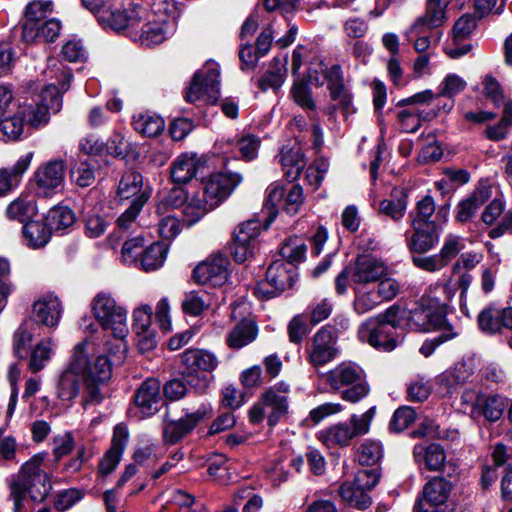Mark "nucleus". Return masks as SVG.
I'll use <instances>...</instances> for the list:
<instances>
[{
    "instance_id": "9b49d317",
    "label": "nucleus",
    "mask_w": 512,
    "mask_h": 512,
    "mask_svg": "<svg viewBox=\"0 0 512 512\" xmlns=\"http://www.w3.org/2000/svg\"><path fill=\"white\" fill-rule=\"evenodd\" d=\"M63 81L61 87L52 83L47 85L41 92L40 101L30 111L28 123L35 128L46 125L49 121L50 111L58 112L62 106L61 92L66 91L69 87L71 73L69 70L62 71Z\"/></svg>"
},
{
    "instance_id": "ddd939ff",
    "label": "nucleus",
    "mask_w": 512,
    "mask_h": 512,
    "mask_svg": "<svg viewBox=\"0 0 512 512\" xmlns=\"http://www.w3.org/2000/svg\"><path fill=\"white\" fill-rule=\"evenodd\" d=\"M297 276L294 264L284 260L274 261L267 269L266 279L258 283L255 294L259 298L269 299L292 287Z\"/></svg>"
},
{
    "instance_id": "052dcab7",
    "label": "nucleus",
    "mask_w": 512,
    "mask_h": 512,
    "mask_svg": "<svg viewBox=\"0 0 512 512\" xmlns=\"http://www.w3.org/2000/svg\"><path fill=\"white\" fill-rule=\"evenodd\" d=\"M467 87V82L459 75L450 73L444 77L438 86L437 97L453 98L463 92Z\"/></svg>"
},
{
    "instance_id": "cd10ccee",
    "label": "nucleus",
    "mask_w": 512,
    "mask_h": 512,
    "mask_svg": "<svg viewBox=\"0 0 512 512\" xmlns=\"http://www.w3.org/2000/svg\"><path fill=\"white\" fill-rule=\"evenodd\" d=\"M51 1L34 0L26 6L25 20L22 24V39H33L36 36V24L47 20L52 13Z\"/></svg>"
},
{
    "instance_id": "13d9d810",
    "label": "nucleus",
    "mask_w": 512,
    "mask_h": 512,
    "mask_svg": "<svg viewBox=\"0 0 512 512\" xmlns=\"http://www.w3.org/2000/svg\"><path fill=\"white\" fill-rule=\"evenodd\" d=\"M307 246L300 238H290L281 247L280 254L286 263H298L305 259Z\"/></svg>"
},
{
    "instance_id": "338daca9",
    "label": "nucleus",
    "mask_w": 512,
    "mask_h": 512,
    "mask_svg": "<svg viewBox=\"0 0 512 512\" xmlns=\"http://www.w3.org/2000/svg\"><path fill=\"white\" fill-rule=\"evenodd\" d=\"M416 412L409 406L398 408L389 423V429L393 432H402L407 429L415 420Z\"/></svg>"
},
{
    "instance_id": "7c9ffc66",
    "label": "nucleus",
    "mask_w": 512,
    "mask_h": 512,
    "mask_svg": "<svg viewBox=\"0 0 512 512\" xmlns=\"http://www.w3.org/2000/svg\"><path fill=\"white\" fill-rule=\"evenodd\" d=\"M33 152L22 155L11 169L0 170V197L12 191L20 182L22 175L29 168Z\"/></svg>"
},
{
    "instance_id": "680f3d73",
    "label": "nucleus",
    "mask_w": 512,
    "mask_h": 512,
    "mask_svg": "<svg viewBox=\"0 0 512 512\" xmlns=\"http://www.w3.org/2000/svg\"><path fill=\"white\" fill-rule=\"evenodd\" d=\"M290 95L293 101L302 109L311 112L316 110V103L312 97L311 89L303 81H295L290 90Z\"/></svg>"
},
{
    "instance_id": "39448f33",
    "label": "nucleus",
    "mask_w": 512,
    "mask_h": 512,
    "mask_svg": "<svg viewBox=\"0 0 512 512\" xmlns=\"http://www.w3.org/2000/svg\"><path fill=\"white\" fill-rule=\"evenodd\" d=\"M181 374L198 393H204L212 382V373L217 369V356L205 349L189 348L180 354Z\"/></svg>"
},
{
    "instance_id": "a211bd4d",
    "label": "nucleus",
    "mask_w": 512,
    "mask_h": 512,
    "mask_svg": "<svg viewBox=\"0 0 512 512\" xmlns=\"http://www.w3.org/2000/svg\"><path fill=\"white\" fill-rule=\"evenodd\" d=\"M146 15V9L140 5H133L126 9L113 8L110 4L99 14V24L104 29L119 32L126 28L138 25Z\"/></svg>"
},
{
    "instance_id": "aec40b11",
    "label": "nucleus",
    "mask_w": 512,
    "mask_h": 512,
    "mask_svg": "<svg viewBox=\"0 0 512 512\" xmlns=\"http://www.w3.org/2000/svg\"><path fill=\"white\" fill-rule=\"evenodd\" d=\"M229 260L223 254H214L196 266L193 277L199 284L223 285L229 275Z\"/></svg>"
},
{
    "instance_id": "6ab92c4d",
    "label": "nucleus",
    "mask_w": 512,
    "mask_h": 512,
    "mask_svg": "<svg viewBox=\"0 0 512 512\" xmlns=\"http://www.w3.org/2000/svg\"><path fill=\"white\" fill-rule=\"evenodd\" d=\"M240 174H213L206 181L202 193V198L208 203L209 207L215 209L232 193L237 185L242 182Z\"/></svg>"
},
{
    "instance_id": "4468645a",
    "label": "nucleus",
    "mask_w": 512,
    "mask_h": 512,
    "mask_svg": "<svg viewBox=\"0 0 512 512\" xmlns=\"http://www.w3.org/2000/svg\"><path fill=\"white\" fill-rule=\"evenodd\" d=\"M260 232L259 219H250L235 229L230 249L236 262L243 263L254 257Z\"/></svg>"
},
{
    "instance_id": "3c124183",
    "label": "nucleus",
    "mask_w": 512,
    "mask_h": 512,
    "mask_svg": "<svg viewBox=\"0 0 512 512\" xmlns=\"http://www.w3.org/2000/svg\"><path fill=\"white\" fill-rule=\"evenodd\" d=\"M213 210L199 195L191 197L183 206V221L191 226L198 222L209 211Z\"/></svg>"
},
{
    "instance_id": "79ce46f5",
    "label": "nucleus",
    "mask_w": 512,
    "mask_h": 512,
    "mask_svg": "<svg viewBox=\"0 0 512 512\" xmlns=\"http://www.w3.org/2000/svg\"><path fill=\"white\" fill-rule=\"evenodd\" d=\"M257 327L251 320L239 322L227 337V345L232 349H240L256 339Z\"/></svg>"
},
{
    "instance_id": "393cba45",
    "label": "nucleus",
    "mask_w": 512,
    "mask_h": 512,
    "mask_svg": "<svg viewBox=\"0 0 512 512\" xmlns=\"http://www.w3.org/2000/svg\"><path fill=\"white\" fill-rule=\"evenodd\" d=\"M450 0H427L425 13L411 25L410 33H423L426 30L438 28L447 20L446 8Z\"/></svg>"
},
{
    "instance_id": "f8f14e48",
    "label": "nucleus",
    "mask_w": 512,
    "mask_h": 512,
    "mask_svg": "<svg viewBox=\"0 0 512 512\" xmlns=\"http://www.w3.org/2000/svg\"><path fill=\"white\" fill-rule=\"evenodd\" d=\"M219 68L214 62H207L206 65L196 72L190 86L185 93V100L195 103L199 100H206L214 103L217 101L220 92Z\"/></svg>"
},
{
    "instance_id": "5fc2aeb1",
    "label": "nucleus",
    "mask_w": 512,
    "mask_h": 512,
    "mask_svg": "<svg viewBox=\"0 0 512 512\" xmlns=\"http://www.w3.org/2000/svg\"><path fill=\"white\" fill-rule=\"evenodd\" d=\"M53 352V343L50 339H45L38 343L32 350L29 370L33 373L41 371L48 363Z\"/></svg>"
},
{
    "instance_id": "603ef678",
    "label": "nucleus",
    "mask_w": 512,
    "mask_h": 512,
    "mask_svg": "<svg viewBox=\"0 0 512 512\" xmlns=\"http://www.w3.org/2000/svg\"><path fill=\"white\" fill-rule=\"evenodd\" d=\"M375 288L362 286L355 289L354 309L358 314H364L381 303Z\"/></svg>"
},
{
    "instance_id": "b1692460",
    "label": "nucleus",
    "mask_w": 512,
    "mask_h": 512,
    "mask_svg": "<svg viewBox=\"0 0 512 512\" xmlns=\"http://www.w3.org/2000/svg\"><path fill=\"white\" fill-rule=\"evenodd\" d=\"M350 274L353 283L368 284L386 277L387 267L372 255H360L350 266Z\"/></svg>"
},
{
    "instance_id": "ea45409f",
    "label": "nucleus",
    "mask_w": 512,
    "mask_h": 512,
    "mask_svg": "<svg viewBox=\"0 0 512 512\" xmlns=\"http://www.w3.org/2000/svg\"><path fill=\"white\" fill-rule=\"evenodd\" d=\"M280 162L287 179L295 180L306 166L303 152L298 145L283 148L280 154Z\"/></svg>"
},
{
    "instance_id": "49530a36",
    "label": "nucleus",
    "mask_w": 512,
    "mask_h": 512,
    "mask_svg": "<svg viewBox=\"0 0 512 512\" xmlns=\"http://www.w3.org/2000/svg\"><path fill=\"white\" fill-rule=\"evenodd\" d=\"M113 339L108 340L105 343V351L109 354L110 359L107 357L105 353H99V355L105 356V358L110 363V369L112 370V365H120L124 362L128 346L126 337L127 335H112ZM98 356V354H97ZM96 358V350L92 354L91 361L93 362Z\"/></svg>"
},
{
    "instance_id": "f257e3e1",
    "label": "nucleus",
    "mask_w": 512,
    "mask_h": 512,
    "mask_svg": "<svg viewBox=\"0 0 512 512\" xmlns=\"http://www.w3.org/2000/svg\"><path fill=\"white\" fill-rule=\"evenodd\" d=\"M95 343L84 340L73 350L71 361L59 375L56 383L57 398L69 407L84 385L82 406L86 410L102 403L105 399L104 386L111 378L110 363L103 355L91 361Z\"/></svg>"
},
{
    "instance_id": "864d4df0",
    "label": "nucleus",
    "mask_w": 512,
    "mask_h": 512,
    "mask_svg": "<svg viewBox=\"0 0 512 512\" xmlns=\"http://www.w3.org/2000/svg\"><path fill=\"white\" fill-rule=\"evenodd\" d=\"M435 210L436 207L433 198L429 195L425 196L417 202L415 211L410 213V217L412 218L411 225L436 226L435 223L430 220Z\"/></svg>"
},
{
    "instance_id": "774afa93",
    "label": "nucleus",
    "mask_w": 512,
    "mask_h": 512,
    "mask_svg": "<svg viewBox=\"0 0 512 512\" xmlns=\"http://www.w3.org/2000/svg\"><path fill=\"white\" fill-rule=\"evenodd\" d=\"M463 249V239L460 236L449 234L444 239L443 245L438 254L447 266Z\"/></svg>"
},
{
    "instance_id": "58836bf2",
    "label": "nucleus",
    "mask_w": 512,
    "mask_h": 512,
    "mask_svg": "<svg viewBox=\"0 0 512 512\" xmlns=\"http://www.w3.org/2000/svg\"><path fill=\"white\" fill-rule=\"evenodd\" d=\"M407 193L403 189H394L391 197L379 203L378 212L399 222L407 210Z\"/></svg>"
},
{
    "instance_id": "2eb2a0df",
    "label": "nucleus",
    "mask_w": 512,
    "mask_h": 512,
    "mask_svg": "<svg viewBox=\"0 0 512 512\" xmlns=\"http://www.w3.org/2000/svg\"><path fill=\"white\" fill-rule=\"evenodd\" d=\"M66 170L62 159L50 160L37 168L34 173L36 194L40 197H51L62 186Z\"/></svg>"
},
{
    "instance_id": "bb28decb",
    "label": "nucleus",
    "mask_w": 512,
    "mask_h": 512,
    "mask_svg": "<svg viewBox=\"0 0 512 512\" xmlns=\"http://www.w3.org/2000/svg\"><path fill=\"white\" fill-rule=\"evenodd\" d=\"M62 310V303L59 298L48 294L34 302L33 317L38 323L47 327H55L58 325Z\"/></svg>"
},
{
    "instance_id": "72a5a7b5",
    "label": "nucleus",
    "mask_w": 512,
    "mask_h": 512,
    "mask_svg": "<svg viewBox=\"0 0 512 512\" xmlns=\"http://www.w3.org/2000/svg\"><path fill=\"white\" fill-rule=\"evenodd\" d=\"M490 198V192L487 188H477L468 197L461 200L456 208L455 218L459 222L469 221L477 210Z\"/></svg>"
},
{
    "instance_id": "e2e57ef3",
    "label": "nucleus",
    "mask_w": 512,
    "mask_h": 512,
    "mask_svg": "<svg viewBox=\"0 0 512 512\" xmlns=\"http://www.w3.org/2000/svg\"><path fill=\"white\" fill-rule=\"evenodd\" d=\"M433 390V385L424 376H417L407 386L408 398L411 401L423 402L428 399Z\"/></svg>"
},
{
    "instance_id": "f704fd0d",
    "label": "nucleus",
    "mask_w": 512,
    "mask_h": 512,
    "mask_svg": "<svg viewBox=\"0 0 512 512\" xmlns=\"http://www.w3.org/2000/svg\"><path fill=\"white\" fill-rule=\"evenodd\" d=\"M38 209L35 198L30 194H21L12 201L7 209L8 218L18 220L21 223H27L37 215Z\"/></svg>"
},
{
    "instance_id": "37998d69",
    "label": "nucleus",
    "mask_w": 512,
    "mask_h": 512,
    "mask_svg": "<svg viewBox=\"0 0 512 512\" xmlns=\"http://www.w3.org/2000/svg\"><path fill=\"white\" fill-rule=\"evenodd\" d=\"M51 227L41 221H29L24 224L23 236L27 245L37 249L44 247L51 237Z\"/></svg>"
},
{
    "instance_id": "a878e982",
    "label": "nucleus",
    "mask_w": 512,
    "mask_h": 512,
    "mask_svg": "<svg viewBox=\"0 0 512 512\" xmlns=\"http://www.w3.org/2000/svg\"><path fill=\"white\" fill-rule=\"evenodd\" d=\"M161 384L150 378L144 381L135 395V404L143 417L155 414L162 405Z\"/></svg>"
},
{
    "instance_id": "c85d7f7f",
    "label": "nucleus",
    "mask_w": 512,
    "mask_h": 512,
    "mask_svg": "<svg viewBox=\"0 0 512 512\" xmlns=\"http://www.w3.org/2000/svg\"><path fill=\"white\" fill-rule=\"evenodd\" d=\"M505 406L504 398L499 395L479 394L473 403L472 413L484 416L490 422H495L503 415Z\"/></svg>"
},
{
    "instance_id": "6e6d98bb",
    "label": "nucleus",
    "mask_w": 512,
    "mask_h": 512,
    "mask_svg": "<svg viewBox=\"0 0 512 512\" xmlns=\"http://www.w3.org/2000/svg\"><path fill=\"white\" fill-rule=\"evenodd\" d=\"M342 499L359 509H366L371 504V498L367 493L361 492L355 482H345L339 488Z\"/></svg>"
},
{
    "instance_id": "2f4dec72",
    "label": "nucleus",
    "mask_w": 512,
    "mask_h": 512,
    "mask_svg": "<svg viewBox=\"0 0 512 512\" xmlns=\"http://www.w3.org/2000/svg\"><path fill=\"white\" fill-rule=\"evenodd\" d=\"M147 195V200L150 197V191L147 187L143 185V177L140 173L129 170L123 174L121 177L118 189L117 196L120 200H138V198L143 195Z\"/></svg>"
},
{
    "instance_id": "9d476101",
    "label": "nucleus",
    "mask_w": 512,
    "mask_h": 512,
    "mask_svg": "<svg viewBox=\"0 0 512 512\" xmlns=\"http://www.w3.org/2000/svg\"><path fill=\"white\" fill-rule=\"evenodd\" d=\"M266 192L267 196L262 211L266 215V227L276 218L280 202L283 201V210L289 215L297 214L304 203L303 189L299 185H292L286 191L281 184L273 183Z\"/></svg>"
},
{
    "instance_id": "8fccbe9b",
    "label": "nucleus",
    "mask_w": 512,
    "mask_h": 512,
    "mask_svg": "<svg viewBox=\"0 0 512 512\" xmlns=\"http://www.w3.org/2000/svg\"><path fill=\"white\" fill-rule=\"evenodd\" d=\"M141 255V267L145 271L156 270L163 265L166 259L167 247L163 243L155 242L144 250Z\"/></svg>"
},
{
    "instance_id": "1a4fd4ad",
    "label": "nucleus",
    "mask_w": 512,
    "mask_h": 512,
    "mask_svg": "<svg viewBox=\"0 0 512 512\" xmlns=\"http://www.w3.org/2000/svg\"><path fill=\"white\" fill-rule=\"evenodd\" d=\"M375 411L371 407L362 415L353 414L349 422H339L321 431L319 439L329 447H347L355 437L368 433Z\"/></svg>"
},
{
    "instance_id": "423d86ee",
    "label": "nucleus",
    "mask_w": 512,
    "mask_h": 512,
    "mask_svg": "<svg viewBox=\"0 0 512 512\" xmlns=\"http://www.w3.org/2000/svg\"><path fill=\"white\" fill-rule=\"evenodd\" d=\"M326 383L336 391H341V398L357 403L369 394V385L364 371L352 362H342L325 376Z\"/></svg>"
},
{
    "instance_id": "4c0bfd02",
    "label": "nucleus",
    "mask_w": 512,
    "mask_h": 512,
    "mask_svg": "<svg viewBox=\"0 0 512 512\" xmlns=\"http://www.w3.org/2000/svg\"><path fill=\"white\" fill-rule=\"evenodd\" d=\"M27 111L28 108L24 106L0 118V131L7 140L16 141L20 138L24 131Z\"/></svg>"
},
{
    "instance_id": "20e7f679",
    "label": "nucleus",
    "mask_w": 512,
    "mask_h": 512,
    "mask_svg": "<svg viewBox=\"0 0 512 512\" xmlns=\"http://www.w3.org/2000/svg\"><path fill=\"white\" fill-rule=\"evenodd\" d=\"M44 455L37 454L24 463L11 484L14 512H18L26 493L34 500H42L50 490L48 474L41 469Z\"/></svg>"
},
{
    "instance_id": "bf43d9fd",
    "label": "nucleus",
    "mask_w": 512,
    "mask_h": 512,
    "mask_svg": "<svg viewBox=\"0 0 512 512\" xmlns=\"http://www.w3.org/2000/svg\"><path fill=\"white\" fill-rule=\"evenodd\" d=\"M470 375L471 372L465 363H457L438 377V383L449 389L466 382Z\"/></svg>"
},
{
    "instance_id": "09e8293b",
    "label": "nucleus",
    "mask_w": 512,
    "mask_h": 512,
    "mask_svg": "<svg viewBox=\"0 0 512 512\" xmlns=\"http://www.w3.org/2000/svg\"><path fill=\"white\" fill-rule=\"evenodd\" d=\"M47 224L56 231H65L75 224L76 216L67 206H55L49 210Z\"/></svg>"
},
{
    "instance_id": "412c9836",
    "label": "nucleus",
    "mask_w": 512,
    "mask_h": 512,
    "mask_svg": "<svg viewBox=\"0 0 512 512\" xmlns=\"http://www.w3.org/2000/svg\"><path fill=\"white\" fill-rule=\"evenodd\" d=\"M452 490V485L444 478L435 477L423 488V497L414 507V512H438V506L444 504Z\"/></svg>"
},
{
    "instance_id": "de8ad7c7",
    "label": "nucleus",
    "mask_w": 512,
    "mask_h": 512,
    "mask_svg": "<svg viewBox=\"0 0 512 512\" xmlns=\"http://www.w3.org/2000/svg\"><path fill=\"white\" fill-rule=\"evenodd\" d=\"M210 305V296L204 290L186 292L181 302L183 312L191 316L201 315Z\"/></svg>"
},
{
    "instance_id": "dca6fc26",
    "label": "nucleus",
    "mask_w": 512,
    "mask_h": 512,
    "mask_svg": "<svg viewBox=\"0 0 512 512\" xmlns=\"http://www.w3.org/2000/svg\"><path fill=\"white\" fill-rule=\"evenodd\" d=\"M210 410V407L202 405L196 411L187 413L178 420H165L162 427L163 443L175 445L180 442L194 430Z\"/></svg>"
},
{
    "instance_id": "0e129e2a",
    "label": "nucleus",
    "mask_w": 512,
    "mask_h": 512,
    "mask_svg": "<svg viewBox=\"0 0 512 512\" xmlns=\"http://www.w3.org/2000/svg\"><path fill=\"white\" fill-rule=\"evenodd\" d=\"M478 325L487 334L500 332V309L489 307L482 310L478 315Z\"/></svg>"
},
{
    "instance_id": "4be33fe9",
    "label": "nucleus",
    "mask_w": 512,
    "mask_h": 512,
    "mask_svg": "<svg viewBox=\"0 0 512 512\" xmlns=\"http://www.w3.org/2000/svg\"><path fill=\"white\" fill-rule=\"evenodd\" d=\"M289 384L279 382L268 388L262 395L261 401L268 409L267 420L270 426H274L288 413Z\"/></svg>"
},
{
    "instance_id": "4d7b16f0",
    "label": "nucleus",
    "mask_w": 512,
    "mask_h": 512,
    "mask_svg": "<svg viewBox=\"0 0 512 512\" xmlns=\"http://www.w3.org/2000/svg\"><path fill=\"white\" fill-rule=\"evenodd\" d=\"M61 23L59 20L51 18L40 24H36V36L33 39H22L25 43L31 44L39 41L53 42L59 36L61 31Z\"/></svg>"
},
{
    "instance_id": "a19ab883",
    "label": "nucleus",
    "mask_w": 512,
    "mask_h": 512,
    "mask_svg": "<svg viewBox=\"0 0 512 512\" xmlns=\"http://www.w3.org/2000/svg\"><path fill=\"white\" fill-rule=\"evenodd\" d=\"M287 58L275 57L266 74L259 80L261 90H278L285 82L287 76Z\"/></svg>"
},
{
    "instance_id": "473e14b6",
    "label": "nucleus",
    "mask_w": 512,
    "mask_h": 512,
    "mask_svg": "<svg viewBox=\"0 0 512 512\" xmlns=\"http://www.w3.org/2000/svg\"><path fill=\"white\" fill-rule=\"evenodd\" d=\"M413 454L420 467L424 465L430 471H440L446 460L445 451L438 444H431L427 447L416 445Z\"/></svg>"
},
{
    "instance_id": "5701e85b",
    "label": "nucleus",
    "mask_w": 512,
    "mask_h": 512,
    "mask_svg": "<svg viewBox=\"0 0 512 512\" xmlns=\"http://www.w3.org/2000/svg\"><path fill=\"white\" fill-rule=\"evenodd\" d=\"M129 432L128 429L118 424L114 428L113 437L110 448L105 452L100 459L98 466V475L106 477L111 474L119 465L123 452L128 444Z\"/></svg>"
},
{
    "instance_id": "f3484780",
    "label": "nucleus",
    "mask_w": 512,
    "mask_h": 512,
    "mask_svg": "<svg viewBox=\"0 0 512 512\" xmlns=\"http://www.w3.org/2000/svg\"><path fill=\"white\" fill-rule=\"evenodd\" d=\"M336 343L337 339L332 330L321 328L306 347L307 361L315 368L331 362L338 353Z\"/></svg>"
},
{
    "instance_id": "c756f323",
    "label": "nucleus",
    "mask_w": 512,
    "mask_h": 512,
    "mask_svg": "<svg viewBox=\"0 0 512 512\" xmlns=\"http://www.w3.org/2000/svg\"><path fill=\"white\" fill-rule=\"evenodd\" d=\"M413 234L406 239L408 248L413 252L425 253L431 250L439 241L436 226L411 225Z\"/></svg>"
},
{
    "instance_id": "7ed1b4c3",
    "label": "nucleus",
    "mask_w": 512,
    "mask_h": 512,
    "mask_svg": "<svg viewBox=\"0 0 512 512\" xmlns=\"http://www.w3.org/2000/svg\"><path fill=\"white\" fill-rule=\"evenodd\" d=\"M455 294L450 283H436L421 298V307L408 311L416 330L430 331L446 326L448 304Z\"/></svg>"
},
{
    "instance_id": "69168bd1",
    "label": "nucleus",
    "mask_w": 512,
    "mask_h": 512,
    "mask_svg": "<svg viewBox=\"0 0 512 512\" xmlns=\"http://www.w3.org/2000/svg\"><path fill=\"white\" fill-rule=\"evenodd\" d=\"M358 460L362 465H373L382 457V446L375 440H365L358 447Z\"/></svg>"
},
{
    "instance_id": "e433bc0d",
    "label": "nucleus",
    "mask_w": 512,
    "mask_h": 512,
    "mask_svg": "<svg viewBox=\"0 0 512 512\" xmlns=\"http://www.w3.org/2000/svg\"><path fill=\"white\" fill-rule=\"evenodd\" d=\"M328 89L333 101L348 110L351 105V95L343 83L342 69L339 65H333L327 71Z\"/></svg>"
},
{
    "instance_id": "c9c22d12",
    "label": "nucleus",
    "mask_w": 512,
    "mask_h": 512,
    "mask_svg": "<svg viewBox=\"0 0 512 512\" xmlns=\"http://www.w3.org/2000/svg\"><path fill=\"white\" fill-rule=\"evenodd\" d=\"M200 161L194 154L178 156L171 167V178L175 183L185 184L192 180L199 169Z\"/></svg>"
},
{
    "instance_id": "f03ea898",
    "label": "nucleus",
    "mask_w": 512,
    "mask_h": 512,
    "mask_svg": "<svg viewBox=\"0 0 512 512\" xmlns=\"http://www.w3.org/2000/svg\"><path fill=\"white\" fill-rule=\"evenodd\" d=\"M409 315L408 310L390 307L384 314L369 318L361 324L358 338L375 349L392 351L403 340V337L396 333L397 328L408 326L415 329Z\"/></svg>"
},
{
    "instance_id": "a18cd8bd",
    "label": "nucleus",
    "mask_w": 512,
    "mask_h": 512,
    "mask_svg": "<svg viewBox=\"0 0 512 512\" xmlns=\"http://www.w3.org/2000/svg\"><path fill=\"white\" fill-rule=\"evenodd\" d=\"M437 116L436 111H425L418 109H403L398 113V119L404 132L414 133L422 121H430Z\"/></svg>"
},
{
    "instance_id": "6e6552de",
    "label": "nucleus",
    "mask_w": 512,
    "mask_h": 512,
    "mask_svg": "<svg viewBox=\"0 0 512 512\" xmlns=\"http://www.w3.org/2000/svg\"><path fill=\"white\" fill-rule=\"evenodd\" d=\"M91 312L103 330L112 335H128L127 309L111 293L98 292L91 300Z\"/></svg>"
},
{
    "instance_id": "c03bdc74",
    "label": "nucleus",
    "mask_w": 512,
    "mask_h": 512,
    "mask_svg": "<svg viewBox=\"0 0 512 512\" xmlns=\"http://www.w3.org/2000/svg\"><path fill=\"white\" fill-rule=\"evenodd\" d=\"M133 126L143 136L156 137L163 132L165 122L159 115L146 112L134 116Z\"/></svg>"
},
{
    "instance_id": "0eeeda50",
    "label": "nucleus",
    "mask_w": 512,
    "mask_h": 512,
    "mask_svg": "<svg viewBox=\"0 0 512 512\" xmlns=\"http://www.w3.org/2000/svg\"><path fill=\"white\" fill-rule=\"evenodd\" d=\"M173 5L168 0H153L152 12L146 10L141 21H146L139 32L136 41L142 46L151 47L164 42L175 32L174 19L168 15Z\"/></svg>"
}]
</instances>
